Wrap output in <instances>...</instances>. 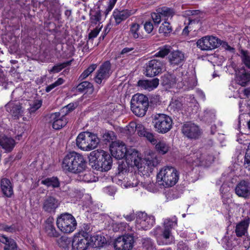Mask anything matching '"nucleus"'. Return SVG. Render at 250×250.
<instances>
[{
  "instance_id": "obj_1",
  "label": "nucleus",
  "mask_w": 250,
  "mask_h": 250,
  "mask_svg": "<svg viewBox=\"0 0 250 250\" xmlns=\"http://www.w3.org/2000/svg\"><path fill=\"white\" fill-rule=\"evenodd\" d=\"M87 162L83 156L75 151L67 154L64 157L62 167L72 173H82L86 168Z\"/></svg>"
},
{
  "instance_id": "obj_2",
  "label": "nucleus",
  "mask_w": 250,
  "mask_h": 250,
  "mask_svg": "<svg viewBox=\"0 0 250 250\" xmlns=\"http://www.w3.org/2000/svg\"><path fill=\"white\" fill-rule=\"evenodd\" d=\"M89 161L94 162L97 169L101 171H106L112 167V158L109 153L101 149H97L90 152Z\"/></svg>"
},
{
  "instance_id": "obj_3",
  "label": "nucleus",
  "mask_w": 250,
  "mask_h": 250,
  "mask_svg": "<svg viewBox=\"0 0 250 250\" xmlns=\"http://www.w3.org/2000/svg\"><path fill=\"white\" fill-rule=\"evenodd\" d=\"M99 141L96 134L85 131L80 133L77 136L76 146L81 150L88 151L97 147Z\"/></svg>"
},
{
  "instance_id": "obj_4",
  "label": "nucleus",
  "mask_w": 250,
  "mask_h": 250,
  "mask_svg": "<svg viewBox=\"0 0 250 250\" xmlns=\"http://www.w3.org/2000/svg\"><path fill=\"white\" fill-rule=\"evenodd\" d=\"M214 157L208 152L202 153L197 151L194 153H190L185 157V161L192 167L209 166L214 161Z\"/></svg>"
},
{
  "instance_id": "obj_5",
  "label": "nucleus",
  "mask_w": 250,
  "mask_h": 250,
  "mask_svg": "<svg viewBox=\"0 0 250 250\" xmlns=\"http://www.w3.org/2000/svg\"><path fill=\"white\" fill-rule=\"evenodd\" d=\"M179 179L177 170L172 167H166L162 168L157 174V180L165 187H172L176 184Z\"/></svg>"
},
{
  "instance_id": "obj_6",
  "label": "nucleus",
  "mask_w": 250,
  "mask_h": 250,
  "mask_svg": "<svg viewBox=\"0 0 250 250\" xmlns=\"http://www.w3.org/2000/svg\"><path fill=\"white\" fill-rule=\"evenodd\" d=\"M131 110L137 116H144L147 110L149 104L148 98L142 94H136L132 97Z\"/></svg>"
},
{
  "instance_id": "obj_7",
  "label": "nucleus",
  "mask_w": 250,
  "mask_h": 250,
  "mask_svg": "<svg viewBox=\"0 0 250 250\" xmlns=\"http://www.w3.org/2000/svg\"><path fill=\"white\" fill-rule=\"evenodd\" d=\"M56 225L62 232L70 233L76 229L77 223L75 217L71 214L65 212L58 216Z\"/></svg>"
},
{
  "instance_id": "obj_8",
  "label": "nucleus",
  "mask_w": 250,
  "mask_h": 250,
  "mask_svg": "<svg viewBox=\"0 0 250 250\" xmlns=\"http://www.w3.org/2000/svg\"><path fill=\"white\" fill-rule=\"evenodd\" d=\"M152 123L155 130L159 133L164 134L169 131L172 126L171 118L163 114H158L154 116Z\"/></svg>"
},
{
  "instance_id": "obj_9",
  "label": "nucleus",
  "mask_w": 250,
  "mask_h": 250,
  "mask_svg": "<svg viewBox=\"0 0 250 250\" xmlns=\"http://www.w3.org/2000/svg\"><path fill=\"white\" fill-rule=\"evenodd\" d=\"M221 41L212 36H206L199 39L197 46L203 51H210L215 49L221 44Z\"/></svg>"
},
{
  "instance_id": "obj_10",
  "label": "nucleus",
  "mask_w": 250,
  "mask_h": 250,
  "mask_svg": "<svg viewBox=\"0 0 250 250\" xmlns=\"http://www.w3.org/2000/svg\"><path fill=\"white\" fill-rule=\"evenodd\" d=\"M134 236L132 234L119 236L114 240L115 250H131L133 247Z\"/></svg>"
},
{
  "instance_id": "obj_11",
  "label": "nucleus",
  "mask_w": 250,
  "mask_h": 250,
  "mask_svg": "<svg viewBox=\"0 0 250 250\" xmlns=\"http://www.w3.org/2000/svg\"><path fill=\"white\" fill-rule=\"evenodd\" d=\"M136 226L139 229L147 230L151 228L155 223L154 216L148 215L144 212H139L137 214Z\"/></svg>"
},
{
  "instance_id": "obj_12",
  "label": "nucleus",
  "mask_w": 250,
  "mask_h": 250,
  "mask_svg": "<svg viewBox=\"0 0 250 250\" xmlns=\"http://www.w3.org/2000/svg\"><path fill=\"white\" fill-rule=\"evenodd\" d=\"M164 69L163 62L158 59H152L146 63V75L148 77H154L161 73Z\"/></svg>"
},
{
  "instance_id": "obj_13",
  "label": "nucleus",
  "mask_w": 250,
  "mask_h": 250,
  "mask_svg": "<svg viewBox=\"0 0 250 250\" xmlns=\"http://www.w3.org/2000/svg\"><path fill=\"white\" fill-rule=\"evenodd\" d=\"M112 73L111 63L107 61L104 62L97 70L95 77V81L98 84H101L102 81L106 80Z\"/></svg>"
},
{
  "instance_id": "obj_14",
  "label": "nucleus",
  "mask_w": 250,
  "mask_h": 250,
  "mask_svg": "<svg viewBox=\"0 0 250 250\" xmlns=\"http://www.w3.org/2000/svg\"><path fill=\"white\" fill-rule=\"evenodd\" d=\"M127 149L125 144L120 141H114L110 145L111 154L117 159H121L125 157Z\"/></svg>"
},
{
  "instance_id": "obj_15",
  "label": "nucleus",
  "mask_w": 250,
  "mask_h": 250,
  "mask_svg": "<svg viewBox=\"0 0 250 250\" xmlns=\"http://www.w3.org/2000/svg\"><path fill=\"white\" fill-rule=\"evenodd\" d=\"M182 132L186 136L190 139H196L201 134L199 126L191 122L187 123L183 125Z\"/></svg>"
},
{
  "instance_id": "obj_16",
  "label": "nucleus",
  "mask_w": 250,
  "mask_h": 250,
  "mask_svg": "<svg viewBox=\"0 0 250 250\" xmlns=\"http://www.w3.org/2000/svg\"><path fill=\"white\" fill-rule=\"evenodd\" d=\"M6 110L12 116L14 120H17L23 116V109L19 102H10L5 106Z\"/></svg>"
},
{
  "instance_id": "obj_17",
  "label": "nucleus",
  "mask_w": 250,
  "mask_h": 250,
  "mask_svg": "<svg viewBox=\"0 0 250 250\" xmlns=\"http://www.w3.org/2000/svg\"><path fill=\"white\" fill-rule=\"evenodd\" d=\"M235 192L239 197L248 198L250 196V182L245 180L239 181L236 185Z\"/></svg>"
},
{
  "instance_id": "obj_18",
  "label": "nucleus",
  "mask_w": 250,
  "mask_h": 250,
  "mask_svg": "<svg viewBox=\"0 0 250 250\" xmlns=\"http://www.w3.org/2000/svg\"><path fill=\"white\" fill-rule=\"evenodd\" d=\"M49 122L54 129L59 130L66 125L67 120L65 115H61L60 113L55 112L50 115Z\"/></svg>"
},
{
  "instance_id": "obj_19",
  "label": "nucleus",
  "mask_w": 250,
  "mask_h": 250,
  "mask_svg": "<svg viewBox=\"0 0 250 250\" xmlns=\"http://www.w3.org/2000/svg\"><path fill=\"white\" fill-rule=\"evenodd\" d=\"M168 58V62L172 66L182 65L186 61L185 54L179 50L171 51Z\"/></svg>"
},
{
  "instance_id": "obj_20",
  "label": "nucleus",
  "mask_w": 250,
  "mask_h": 250,
  "mask_svg": "<svg viewBox=\"0 0 250 250\" xmlns=\"http://www.w3.org/2000/svg\"><path fill=\"white\" fill-rule=\"evenodd\" d=\"M146 167H147V170L151 171L153 168L157 167L159 163V160L155 153L151 150L146 152L145 157L144 159Z\"/></svg>"
},
{
  "instance_id": "obj_21",
  "label": "nucleus",
  "mask_w": 250,
  "mask_h": 250,
  "mask_svg": "<svg viewBox=\"0 0 250 250\" xmlns=\"http://www.w3.org/2000/svg\"><path fill=\"white\" fill-rule=\"evenodd\" d=\"M59 206V203L57 199L52 196H48L43 201L42 209L47 213H54Z\"/></svg>"
},
{
  "instance_id": "obj_22",
  "label": "nucleus",
  "mask_w": 250,
  "mask_h": 250,
  "mask_svg": "<svg viewBox=\"0 0 250 250\" xmlns=\"http://www.w3.org/2000/svg\"><path fill=\"white\" fill-rule=\"evenodd\" d=\"M126 159L130 161L133 165L137 167L138 169L142 168V161L140 157L139 156V152L133 148H129L126 150V155L125 156Z\"/></svg>"
},
{
  "instance_id": "obj_23",
  "label": "nucleus",
  "mask_w": 250,
  "mask_h": 250,
  "mask_svg": "<svg viewBox=\"0 0 250 250\" xmlns=\"http://www.w3.org/2000/svg\"><path fill=\"white\" fill-rule=\"evenodd\" d=\"M250 81V74L243 66L236 71V82L238 84L245 86Z\"/></svg>"
},
{
  "instance_id": "obj_24",
  "label": "nucleus",
  "mask_w": 250,
  "mask_h": 250,
  "mask_svg": "<svg viewBox=\"0 0 250 250\" xmlns=\"http://www.w3.org/2000/svg\"><path fill=\"white\" fill-rule=\"evenodd\" d=\"M0 188L3 195L7 197H11L14 193L12 184L7 178H2L1 180Z\"/></svg>"
},
{
  "instance_id": "obj_25",
  "label": "nucleus",
  "mask_w": 250,
  "mask_h": 250,
  "mask_svg": "<svg viewBox=\"0 0 250 250\" xmlns=\"http://www.w3.org/2000/svg\"><path fill=\"white\" fill-rule=\"evenodd\" d=\"M16 145L15 140L4 135H0V145L6 152H10L14 148Z\"/></svg>"
},
{
  "instance_id": "obj_26",
  "label": "nucleus",
  "mask_w": 250,
  "mask_h": 250,
  "mask_svg": "<svg viewBox=\"0 0 250 250\" xmlns=\"http://www.w3.org/2000/svg\"><path fill=\"white\" fill-rule=\"evenodd\" d=\"M159 83V80L156 78L151 80H139L138 82V85L139 87L148 91L156 88L158 86Z\"/></svg>"
},
{
  "instance_id": "obj_27",
  "label": "nucleus",
  "mask_w": 250,
  "mask_h": 250,
  "mask_svg": "<svg viewBox=\"0 0 250 250\" xmlns=\"http://www.w3.org/2000/svg\"><path fill=\"white\" fill-rule=\"evenodd\" d=\"M89 244L87 238L83 237H75L72 244V250H85Z\"/></svg>"
},
{
  "instance_id": "obj_28",
  "label": "nucleus",
  "mask_w": 250,
  "mask_h": 250,
  "mask_svg": "<svg viewBox=\"0 0 250 250\" xmlns=\"http://www.w3.org/2000/svg\"><path fill=\"white\" fill-rule=\"evenodd\" d=\"M250 223L249 219H246L238 224L235 228V233L238 237H241L247 233L248 228Z\"/></svg>"
},
{
  "instance_id": "obj_29",
  "label": "nucleus",
  "mask_w": 250,
  "mask_h": 250,
  "mask_svg": "<svg viewBox=\"0 0 250 250\" xmlns=\"http://www.w3.org/2000/svg\"><path fill=\"white\" fill-rule=\"evenodd\" d=\"M131 15L130 11L123 10L122 11H115L113 16L117 24H120L122 21H125Z\"/></svg>"
},
{
  "instance_id": "obj_30",
  "label": "nucleus",
  "mask_w": 250,
  "mask_h": 250,
  "mask_svg": "<svg viewBox=\"0 0 250 250\" xmlns=\"http://www.w3.org/2000/svg\"><path fill=\"white\" fill-rule=\"evenodd\" d=\"M90 16V26H94L97 24H98V26H100L102 17L100 10H97L91 11Z\"/></svg>"
},
{
  "instance_id": "obj_31",
  "label": "nucleus",
  "mask_w": 250,
  "mask_h": 250,
  "mask_svg": "<svg viewBox=\"0 0 250 250\" xmlns=\"http://www.w3.org/2000/svg\"><path fill=\"white\" fill-rule=\"evenodd\" d=\"M76 89L80 92L86 93H92L94 90L92 84L87 81H84L79 84Z\"/></svg>"
},
{
  "instance_id": "obj_32",
  "label": "nucleus",
  "mask_w": 250,
  "mask_h": 250,
  "mask_svg": "<svg viewBox=\"0 0 250 250\" xmlns=\"http://www.w3.org/2000/svg\"><path fill=\"white\" fill-rule=\"evenodd\" d=\"M41 183L47 187L57 188L60 187V183L59 179L57 177L47 178L41 181Z\"/></svg>"
},
{
  "instance_id": "obj_33",
  "label": "nucleus",
  "mask_w": 250,
  "mask_h": 250,
  "mask_svg": "<svg viewBox=\"0 0 250 250\" xmlns=\"http://www.w3.org/2000/svg\"><path fill=\"white\" fill-rule=\"evenodd\" d=\"M156 11L159 12L162 17L167 19L172 18L175 14V11L173 9L166 6L158 8Z\"/></svg>"
},
{
  "instance_id": "obj_34",
  "label": "nucleus",
  "mask_w": 250,
  "mask_h": 250,
  "mask_svg": "<svg viewBox=\"0 0 250 250\" xmlns=\"http://www.w3.org/2000/svg\"><path fill=\"white\" fill-rule=\"evenodd\" d=\"M157 151L161 154H166L169 150V146L164 141H159L155 144Z\"/></svg>"
},
{
  "instance_id": "obj_35",
  "label": "nucleus",
  "mask_w": 250,
  "mask_h": 250,
  "mask_svg": "<svg viewBox=\"0 0 250 250\" xmlns=\"http://www.w3.org/2000/svg\"><path fill=\"white\" fill-rule=\"evenodd\" d=\"M140 25L137 23H133L130 25L129 35L134 39L142 37L140 32Z\"/></svg>"
},
{
  "instance_id": "obj_36",
  "label": "nucleus",
  "mask_w": 250,
  "mask_h": 250,
  "mask_svg": "<svg viewBox=\"0 0 250 250\" xmlns=\"http://www.w3.org/2000/svg\"><path fill=\"white\" fill-rule=\"evenodd\" d=\"M159 31L160 33L167 36L172 31V28L169 22L165 21L160 26Z\"/></svg>"
},
{
  "instance_id": "obj_37",
  "label": "nucleus",
  "mask_w": 250,
  "mask_h": 250,
  "mask_svg": "<svg viewBox=\"0 0 250 250\" xmlns=\"http://www.w3.org/2000/svg\"><path fill=\"white\" fill-rule=\"evenodd\" d=\"M171 47L169 45H166L159 48V50L156 53L155 56L164 58L171 52Z\"/></svg>"
},
{
  "instance_id": "obj_38",
  "label": "nucleus",
  "mask_w": 250,
  "mask_h": 250,
  "mask_svg": "<svg viewBox=\"0 0 250 250\" xmlns=\"http://www.w3.org/2000/svg\"><path fill=\"white\" fill-rule=\"evenodd\" d=\"M183 104L178 100L172 101L169 105V108L170 111L175 113L179 112L181 110Z\"/></svg>"
},
{
  "instance_id": "obj_39",
  "label": "nucleus",
  "mask_w": 250,
  "mask_h": 250,
  "mask_svg": "<svg viewBox=\"0 0 250 250\" xmlns=\"http://www.w3.org/2000/svg\"><path fill=\"white\" fill-rule=\"evenodd\" d=\"M5 239H6L4 243V250H17V245L16 242L11 238H9L5 236Z\"/></svg>"
},
{
  "instance_id": "obj_40",
  "label": "nucleus",
  "mask_w": 250,
  "mask_h": 250,
  "mask_svg": "<svg viewBox=\"0 0 250 250\" xmlns=\"http://www.w3.org/2000/svg\"><path fill=\"white\" fill-rule=\"evenodd\" d=\"M72 60L66 61L65 62L58 63L54 65L51 69L49 70L50 73H56L60 72L63 68L71 64Z\"/></svg>"
},
{
  "instance_id": "obj_41",
  "label": "nucleus",
  "mask_w": 250,
  "mask_h": 250,
  "mask_svg": "<svg viewBox=\"0 0 250 250\" xmlns=\"http://www.w3.org/2000/svg\"><path fill=\"white\" fill-rule=\"evenodd\" d=\"M177 219L176 216H174L172 219L167 218L164 222V229L168 230L171 229L177 226Z\"/></svg>"
},
{
  "instance_id": "obj_42",
  "label": "nucleus",
  "mask_w": 250,
  "mask_h": 250,
  "mask_svg": "<svg viewBox=\"0 0 250 250\" xmlns=\"http://www.w3.org/2000/svg\"><path fill=\"white\" fill-rule=\"evenodd\" d=\"M44 230L48 236L57 238L60 236V233L56 229L54 226L44 227Z\"/></svg>"
},
{
  "instance_id": "obj_43",
  "label": "nucleus",
  "mask_w": 250,
  "mask_h": 250,
  "mask_svg": "<svg viewBox=\"0 0 250 250\" xmlns=\"http://www.w3.org/2000/svg\"><path fill=\"white\" fill-rule=\"evenodd\" d=\"M57 243L60 247L66 249L71 244V240L67 237L62 236L57 240Z\"/></svg>"
},
{
  "instance_id": "obj_44",
  "label": "nucleus",
  "mask_w": 250,
  "mask_h": 250,
  "mask_svg": "<svg viewBox=\"0 0 250 250\" xmlns=\"http://www.w3.org/2000/svg\"><path fill=\"white\" fill-rule=\"evenodd\" d=\"M103 139L105 142H111L112 143L116 141L115 140L116 139V136L113 131H108L103 134Z\"/></svg>"
},
{
  "instance_id": "obj_45",
  "label": "nucleus",
  "mask_w": 250,
  "mask_h": 250,
  "mask_svg": "<svg viewBox=\"0 0 250 250\" xmlns=\"http://www.w3.org/2000/svg\"><path fill=\"white\" fill-rule=\"evenodd\" d=\"M97 65L92 64L90 65L83 73L80 75L79 79L83 80L87 78L92 72H93L96 68Z\"/></svg>"
},
{
  "instance_id": "obj_46",
  "label": "nucleus",
  "mask_w": 250,
  "mask_h": 250,
  "mask_svg": "<svg viewBox=\"0 0 250 250\" xmlns=\"http://www.w3.org/2000/svg\"><path fill=\"white\" fill-rule=\"evenodd\" d=\"M244 166L246 168L250 170V143L249 144L248 147L246 149Z\"/></svg>"
},
{
  "instance_id": "obj_47",
  "label": "nucleus",
  "mask_w": 250,
  "mask_h": 250,
  "mask_svg": "<svg viewBox=\"0 0 250 250\" xmlns=\"http://www.w3.org/2000/svg\"><path fill=\"white\" fill-rule=\"evenodd\" d=\"M162 236L166 240L165 244H170L172 243L173 238L171 235V230H168L164 229Z\"/></svg>"
},
{
  "instance_id": "obj_48",
  "label": "nucleus",
  "mask_w": 250,
  "mask_h": 250,
  "mask_svg": "<svg viewBox=\"0 0 250 250\" xmlns=\"http://www.w3.org/2000/svg\"><path fill=\"white\" fill-rule=\"evenodd\" d=\"M241 53L243 62L247 68L250 69V57L248 55L247 51L242 50Z\"/></svg>"
},
{
  "instance_id": "obj_49",
  "label": "nucleus",
  "mask_w": 250,
  "mask_h": 250,
  "mask_svg": "<svg viewBox=\"0 0 250 250\" xmlns=\"http://www.w3.org/2000/svg\"><path fill=\"white\" fill-rule=\"evenodd\" d=\"M238 93L241 99L249 98L250 97V87L240 88L238 90Z\"/></svg>"
},
{
  "instance_id": "obj_50",
  "label": "nucleus",
  "mask_w": 250,
  "mask_h": 250,
  "mask_svg": "<svg viewBox=\"0 0 250 250\" xmlns=\"http://www.w3.org/2000/svg\"><path fill=\"white\" fill-rule=\"evenodd\" d=\"M137 126V123L134 122H130L126 127V133L129 135L133 134L136 131Z\"/></svg>"
},
{
  "instance_id": "obj_51",
  "label": "nucleus",
  "mask_w": 250,
  "mask_h": 250,
  "mask_svg": "<svg viewBox=\"0 0 250 250\" xmlns=\"http://www.w3.org/2000/svg\"><path fill=\"white\" fill-rule=\"evenodd\" d=\"M143 248L145 250H153L154 244L150 238L144 239L143 241Z\"/></svg>"
},
{
  "instance_id": "obj_52",
  "label": "nucleus",
  "mask_w": 250,
  "mask_h": 250,
  "mask_svg": "<svg viewBox=\"0 0 250 250\" xmlns=\"http://www.w3.org/2000/svg\"><path fill=\"white\" fill-rule=\"evenodd\" d=\"M64 83L63 79L60 78L55 83L48 85L46 87L45 91L46 92H50L52 89H54L56 87L61 85Z\"/></svg>"
},
{
  "instance_id": "obj_53",
  "label": "nucleus",
  "mask_w": 250,
  "mask_h": 250,
  "mask_svg": "<svg viewBox=\"0 0 250 250\" xmlns=\"http://www.w3.org/2000/svg\"><path fill=\"white\" fill-rule=\"evenodd\" d=\"M85 170L82 173H78L80 176L79 180L85 182H89L91 181L90 173L88 171L85 172Z\"/></svg>"
},
{
  "instance_id": "obj_54",
  "label": "nucleus",
  "mask_w": 250,
  "mask_h": 250,
  "mask_svg": "<svg viewBox=\"0 0 250 250\" xmlns=\"http://www.w3.org/2000/svg\"><path fill=\"white\" fill-rule=\"evenodd\" d=\"M0 230L9 232H14L16 230V227L15 225L9 226L7 225L2 224H0Z\"/></svg>"
},
{
  "instance_id": "obj_55",
  "label": "nucleus",
  "mask_w": 250,
  "mask_h": 250,
  "mask_svg": "<svg viewBox=\"0 0 250 250\" xmlns=\"http://www.w3.org/2000/svg\"><path fill=\"white\" fill-rule=\"evenodd\" d=\"M174 83H175V81L172 80L171 76H164L162 78V83L163 85L171 86Z\"/></svg>"
},
{
  "instance_id": "obj_56",
  "label": "nucleus",
  "mask_w": 250,
  "mask_h": 250,
  "mask_svg": "<svg viewBox=\"0 0 250 250\" xmlns=\"http://www.w3.org/2000/svg\"><path fill=\"white\" fill-rule=\"evenodd\" d=\"M136 131L140 136H144L147 132L144 126L140 123L137 124Z\"/></svg>"
},
{
  "instance_id": "obj_57",
  "label": "nucleus",
  "mask_w": 250,
  "mask_h": 250,
  "mask_svg": "<svg viewBox=\"0 0 250 250\" xmlns=\"http://www.w3.org/2000/svg\"><path fill=\"white\" fill-rule=\"evenodd\" d=\"M102 27V25H101L100 27L97 26L95 28H94L93 30H92L88 34L89 39H93V38H96L97 36V35H98Z\"/></svg>"
},
{
  "instance_id": "obj_58",
  "label": "nucleus",
  "mask_w": 250,
  "mask_h": 250,
  "mask_svg": "<svg viewBox=\"0 0 250 250\" xmlns=\"http://www.w3.org/2000/svg\"><path fill=\"white\" fill-rule=\"evenodd\" d=\"M161 15L159 12L151 14V18L155 24H159L161 21Z\"/></svg>"
},
{
  "instance_id": "obj_59",
  "label": "nucleus",
  "mask_w": 250,
  "mask_h": 250,
  "mask_svg": "<svg viewBox=\"0 0 250 250\" xmlns=\"http://www.w3.org/2000/svg\"><path fill=\"white\" fill-rule=\"evenodd\" d=\"M177 250H191L187 242L180 241L177 245Z\"/></svg>"
},
{
  "instance_id": "obj_60",
  "label": "nucleus",
  "mask_w": 250,
  "mask_h": 250,
  "mask_svg": "<svg viewBox=\"0 0 250 250\" xmlns=\"http://www.w3.org/2000/svg\"><path fill=\"white\" fill-rule=\"evenodd\" d=\"M42 105V103L40 101H36L32 105H31L29 111L30 113L35 112L38 110Z\"/></svg>"
},
{
  "instance_id": "obj_61",
  "label": "nucleus",
  "mask_w": 250,
  "mask_h": 250,
  "mask_svg": "<svg viewBox=\"0 0 250 250\" xmlns=\"http://www.w3.org/2000/svg\"><path fill=\"white\" fill-rule=\"evenodd\" d=\"M104 192L110 196H113L117 191L116 188L112 186L106 187L104 188Z\"/></svg>"
},
{
  "instance_id": "obj_62",
  "label": "nucleus",
  "mask_w": 250,
  "mask_h": 250,
  "mask_svg": "<svg viewBox=\"0 0 250 250\" xmlns=\"http://www.w3.org/2000/svg\"><path fill=\"white\" fill-rule=\"evenodd\" d=\"M144 137H145L147 138V139L153 145H155L157 142V140L155 138L154 135L153 133L147 132V133L145 135Z\"/></svg>"
},
{
  "instance_id": "obj_63",
  "label": "nucleus",
  "mask_w": 250,
  "mask_h": 250,
  "mask_svg": "<svg viewBox=\"0 0 250 250\" xmlns=\"http://www.w3.org/2000/svg\"><path fill=\"white\" fill-rule=\"evenodd\" d=\"M154 28L153 25L151 21H146L144 24V29L148 33H151Z\"/></svg>"
},
{
  "instance_id": "obj_64",
  "label": "nucleus",
  "mask_w": 250,
  "mask_h": 250,
  "mask_svg": "<svg viewBox=\"0 0 250 250\" xmlns=\"http://www.w3.org/2000/svg\"><path fill=\"white\" fill-rule=\"evenodd\" d=\"M249 137H250V136L248 134H241L238 136L237 141L241 144H245V142L249 139Z\"/></svg>"
}]
</instances>
